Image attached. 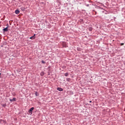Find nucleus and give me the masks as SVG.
<instances>
[{"instance_id": "7ed1b4c3", "label": "nucleus", "mask_w": 125, "mask_h": 125, "mask_svg": "<svg viewBox=\"0 0 125 125\" xmlns=\"http://www.w3.org/2000/svg\"><path fill=\"white\" fill-rule=\"evenodd\" d=\"M57 90H59V91H63V89H62V88L58 87Z\"/></svg>"}, {"instance_id": "f8f14e48", "label": "nucleus", "mask_w": 125, "mask_h": 125, "mask_svg": "<svg viewBox=\"0 0 125 125\" xmlns=\"http://www.w3.org/2000/svg\"><path fill=\"white\" fill-rule=\"evenodd\" d=\"M67 82H70V79H66Z\"/></svg>"}, {"instance_id": "20e7f679", "label": "nucleus", "mask_w": 125, "mask_h": 125, "mask_svg": "<svg viewBox=\"0 0 125 125\" xmlns=\"http://www.w3.org/2000/svg\"><path fill=\"white\" fill-rule=\"evenodd\" d=\"M10 101H11V102H13V101H16V98H14L13 99H10Z\"/></svg>"}, {"instance_id": "f257e3e1", "label": "nucleus", "mask_w": 125, "mask_h": 125, "mask_svg": "<svg viewBox=\"0 0 125 125\" xmlns=\"http://www.w3.org/2000/svg\"><path fill=\"white\" fill-rule=\"evenodd\" d=\"M30 40H35L36 39V34H34L33 36L30 38Z\"/></svg>"}, {"instance_id": "6e6552de", "label": "nucleus", "mask_w": 125, "mask_h": 125, "mask_svg": "<svg viewBox=\"0 0 125 125\" xmlns=\"http://www.w3.org/2000/svg\"><path fill=\"white\" fill-rule=\"evenodd\" d=\"M41 76H42V77H43V76H44V72H42L40 74Z\"/></svg>"}, {"instance_id": "f03ea898", "label": "nucleus", "mask_w": 125, "mask_h": 125, "mask_svg": "<svg viewBox=\"0 0 125 125\" xmlns=\"http://www.w3.org/2000/svg\"><path fill=\"white\" fill-rule=\"evenodd\" d=\"M34 109H35V108H34V107H31V108L29 109V112L32 113V112H33V111L34 110Z\"/></svg>"}, {"instance_id": "4468645a", "label": "nucleus", "mask_w": 125, "mask_h": 125, "mask_svg": "<svg viewBox=\"0 0 125 125\" xmlns=\"http://www.w3.org/2000/svg\"><path fill=\"white\" fill-rule=\"evenodd\" d=\"M124 44H125V43H122L121 44V45H124Z\"/></svg>"}, {"instance_id": "2eb2a0df", "label": "nucleus", "mask_w": 125, "mask_h": 125, "mask_svg": "<svg viewBox=\"0 0 125 125\" xmlns=\"http://www.w3.org/2000/svg\"><path fill=\"white\" fill-rule=\"evenodd\" d=\"M89 102H90V103H91V101H90Z\"/></svg>"}, {"instance_id": "423d86ee", "label": "nucleus", "mask_w": 125, "mask_h": 125, "mask_svg": "<svg viewBox=\"0 0 125 125\" xmlns=\"http://www.w3.org/2000/svg\"><path fill=\"white\" fill-rule=\"evenodd\" d=\"M7 27L3 29V31H4V32H7L8 31V30L7 29Z\"/></svg>"}, {"instance_id": "9d476101", "label": "nucleus", "mask_w": 125, "mask_h": 125, "mask_svg": "<svg viewBox=\"0 0 125 125\" xmlns=\"http://www.w3.org/2000/svg\"><path fill=\"white\" fill-rule=\"evenodd\" d=\"M68 75H69V74H68V73H66L65 74V77H68Z\"/></svg>"}, {"instance_id": "39448f33", "label": "nucleus", "mask_w": 125, "mask_h": 125, "mask_svg": "<svg viewBox=\"0 0 125 125\" xmlns=\"http://www.w3.org/2000/svg\"><path fill=\"white\" fill-rule=\"evenodd\" d=\"M15 13L16 14H19V13H20V11H19V10H16L15 11Z\"/></svg>"}, {"instance_id": "9b49d317", "label": "nucleus", "mask_w": 125, "mask_h": 125, "mask_svg": "<svg viewBox=\"0 0 125 125\" xmlns=\"http://www.w3.org/2000/svg\"><path fill=\"white\" fill-rule=\"evenodd\" d=\"M42 63L43 64H45V62H44V61H42Z\"/></svg>"}, {"instance_id": "ddd939ff", "label": "nucleus", "mask_w": 125, "mask_h": 125, "mask_svg": "<svg viewBox=\"0 0 125 125\" xmlns=\"http://www.w3.org/2000/svg\"><path fill=\"white\" fill-rule=\"evenodd\" d=\"M89 31H92V28H89Z\"/></svg>"}, {"instance_id": "0eeeda50", "label": "nucleus", "mask_w": 125, "mask_h": 125, "mask_svg": "<svg viewBox=\"0 0 125 125\" xmlns=\"http://www.w3.org/2000/svg\"><path fill=\"white\" fill-rule=\"evenodd\" d=\"M21 9L22 10V11H25V9H26V8H25L24 7H22L21 8Z\"/></svg>"}, {"instance_id": "1a4fd4ad", "label": "nucleus", "mask_w": 125, "mask_h": 125, "mask_svg": "<svg viewBox=\"0 0 125 125\" xmlns=\"http://www.w3.org/2000/svg\"><path fill=\"white\" fill-rule=\"evenodd\" d=\"M1 105L2 107H6V104H2Z\"/></svg>"}]
</instances>
